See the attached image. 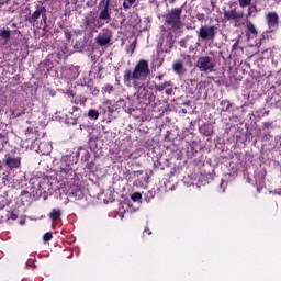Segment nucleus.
<instances>
[{
  "label": "nucleus",
  "instance_id": "nucleus-26",
  "mask_svg": "<svg viewBox=\"0 0 281 281\" xmlns=\"http://www.w3.org/2000/svg\"><path fill=\"white\" fill-rule=\"evenodd\" d=\"M238 3L240 8H247L248 5H251V0H238Z\"/></svg>",
  "mask_w": 281,
  "mask_h": 281
},
{
  "label": "nucleus",
  "instance_id": "nucleus-29",
  "mask_svg": "<svg viewBox=\"0 0 281 281\" xmlns=\"http://www.w3.org/2000/svg\"><path fill=\"white\" fill-rule=\"evenodd\" d=\"M256 183L262 188L265 186V178H261L259 181L256 180Z\"/></svg>",
  "mask_w": 281,
  "mask_h": 281
},
{
  "label": "nucleus",
  "instance_id": "nucleus-14",
  "mask_svg": "<svg viewBox=\"0 0 281 281\" xmlns=\"http://www.w3.org/2000/svg\"><path fill=\"white\" fill-rule=\"evenodd\" d=\"M63 216V212L60 209H53L52 212L48 214L50 221H58Z\"/></svg>",
  "mask_w": 281,
  "mask_h": 281
},
{
  "label": "nucleus",
  "instance_id": "nucleus-3",
  "mask_svg": "<svg viewBox=\"0 0 281 281\" xmlns=\"http://www.w3.org/2000/svg\"><path fill=\"white\" fill-rule=\"evenodd\" d=\"M181 14H183V7H177L167 10L166 14L162 16L165 25H169L175 31L181 30L183 27Z\"/></svg>",
  "mask_w": 281,
  "mask_h": 281
},
{
  "label": "nucleus",
  "instance_id": "nucleus-11",
  "mask_svg": "<svg viewBox=\"0 0 281 281\" xmlns=\"http://www.w3.org/2000/svg\"><path fill=\"white\" fill-rule=\"evenodd\" d=\"M258 37V29H256V25L251 23V21L246 22V38L248 41H251L254 38Z\"/></svg>",
  "mask_w": 281,
  "mask_h": 281
},
{
  "label": "nucleus",
  "instance_id": "nucleus-17",
  "mask_svg": "<svg viewBox=\"0 0 281 281\" xmlns=\"http://www.w3.org/2000/svg\"><path fill=\"white\" fill-rule=\"evenodd\" d=\"M168 87H172V82L165 81L162 83L156 85L155 89H156V91L161 92V91L166 90Z\"/></svg>",
  "mask_w": 281,
  "mask_h": 281
},
{
  "label": "nucleus",
  "instance_id": "nucleus-22",
  "mask_svg": "<svg viewBox=\"0 0 281 281\" xmlns=\"http://www.w3.org/2000/svg\"><path fill=\"white\" fill-rule=\"evenodd\" d=\"M88 117H90V120H98V117H100V112L95 109H91L88 112Z\"/></svg>",
  "mask_w": 281,
  "mask_h": 281
},
{
  "label": "nucleus",
  "instance_id": "nucleus-30",
  "mask_svg": "<svg viewBox=\"0 0 281 281\" xmlns=\"http://www.w3.org/2000/svg\"><path fill=\"white\" fill-rule=\"evenodd\" d=\"M166 94L167 95H172V87L166 88Z\"/></svg>",
  "mask_w": 281,
  "mask_h": 281
},
{
  "label": "nucleus",
  "instance_id": "nucleus-37",
  "mask_svg": "<svg viewBox=\"0 0 281 281\" xmlns=\"http://www.w3.org/2000/svg\"><path fill=\"white\" fill-rule=\"evenodd\" d=\"M225 183V180H222V182H221V188H223V184Z\"/></svg>",
  "mask_w": 281,
  "mask_h": 281
},
{
  "label": "nucleus",
  "instance_id": "nucleus-15",
  "mask_svg": "<svg viewBox=\"0 0 281 281\" xmlns=\"http://www.w3.org/2000/svg\"><path fill=\"white\" fill-rule=\"evenodd\" d=\"M175 74H183V61L177 60L172 65Z\"/></svg>",
  "mask_w": 281,
  "mask_h": 281
},
{
  "label": "nucleus",
  "instance_id": "nucleus-5",
  "mask_svg": "<svg viewBox=\"0 0 281 281\" xmlns=\"http://www.w3.org/2000/svg\"><path fill=\"white\" fill-rule=\"evenodd\" d=\"M216 25H203L196 31L198 41L205 42L211 41L213 42L216 38Z\"/></svg>",
  "mask_w": 281,
  "mask_h": 281
},
{
  "label": "nucleus",
  "instance_id": "nucleus-28",
  "mask_svg": "<svg viewBox=\"0 0 281 281\" xmlns=\"http://www.w3.org/2000/svg\"><path fill=\"white\" fill-rule=\"evenodd\" d=\"M146 234H147V236H150V234H153V232H150V228L145 227V229L143 232V236H146Z\"/></svg>",
  "mask_w": 281,
  "mask_h": 281
},
{
  "label": "nucleus",
  "instance_id": "nucleus-1",
  "mask_svg": "<svg viewBox=\"0 0 281 281\" xmlns=\"http://www.w3.org/2000/svg\"><path fill=\"white\" fill-rule=\"evenodd\" d=\"M148 76H150L148 60L139 59L133 69L126 68L123 71V82L125 87H133L137 90V98H146V95H148V90L144 82L148 80Z\"/></svg>",
  "mask_w": 281,
  "mask_h": 281
},
{
  "label": "nucleus",
  "instance_id": "nucleus-32",
  "mask_svg": "<svg viewBox=\"0 0 281 281\" xmlns=\"http://www.w3.org/2000/svg\"><path fill=\"white\" fill-rule=\"evenodd\" d=\"M108 92L111 93V91H113V86L109 85L106 86Z\"/></svg>",
  "mask_w": 281,
  "mask_h": 281
},
{
  "label": "nucleus",
  "instance_id": "nucleus-34",
  "mask_svg": "<svg viewBox=\"0 0 281 281\" xmlns=\"http://www.w3.org/2000/svg\"><path fill=\"white\" fill-rule=\"evenodd\" d=\"M237 43H235L234 45H233V49H236V47H237Z\"/></svg>",
  "mask_w": 281,
  "mask_h": 281
},
{
  "label": "nucleus",
  "instance_id": "nucleus-12",
  "mask_svg": "<svg viewBox=\"0 0 281 281\" xmlns=\"http://www.w3.org/2000/svg\"><path fill=\"white\" fill-rule=\"evenodd\" d=\"M139 175H144V171H142V170H137V171L125 170L123 172V177H124V179H126V181H133V179H135V177H139Z\"/></svg>",
  "mask_w": 281,
  "mask_h": 281
},
{
  "label": "nucleus",
  "instance_id": "nucleus-6",
  "mask_svg": "<svg viewBox=\"0 0 281 281\" xmlns=\"http://www.w3.org/2000/svg\"><path fill=\"white\" fill-rule=\"evenodd\" d=\"M195 67H198V69L204 74H212L216 65L214 64V58L210 56H201L198 58Z\"/></svg>",
  "mask_w": 281,
  "mask_h": 281
},
{
  "label": "nucleus",
  "instance_id": "nucleus-25",
  "mask_svg": "<svg viewBox=\"0 0 281 281\" xmlns=\"http://www.w3.org/2000/svg\"><path fill=\"white\" fill-rule=\"evenodd\" d=\"M131 199H132V201H134V203H137V202L142 201V193H139V192H134V193L131 195Z\"/></svg>",
  "mask_w": 281,
  "mask_h": 281
},
{
  "label": "nucleus",
  "instance_id": "nucleus-35",
  "mask_svg": "<svg viewBox=\"0 0 281 281\" xmlns=\"http://www.w3.org/2000/svg\"><path fill=\"white\" fill-rule=\"evenodd\" d=\"M162 78H164L162 75L158 76V80H162Z\"/></svg>",
  "mask_w": 281,
  "mask_h": 281
},
{
  "label": "nucleus",
  "instance_id": "nucleus-24",
  "mask_svg": "<svg viewBox=\"0 0 281 281\" xmlns=\"http://www.w3.org/2000/svg\"><path fill=\"white\" fill-rule=\"evenodd\" d=\"M135 1H137V0H124V2H123L124 10H131V8H133V4L135 3Z\"/></svg>",
  "mask_w": 281,
  "mask_h": 281
},
{
  "label": "nucleus",
  "instance_id": "nucleus-23",
  "mask_svg": "<svg viewBox=\"0 0 281 281\" xmlns=\"http://www.w3.org/2000/svg\"><path fill=\"white\" fill-rule=\"evenodd\" d=\"M258 12V7H256V4H251L248 8V12H247V18L252 16L254 14H256Z\"/></svg>",
  "mask_w": 281,
  "mask_h": 281
},
{
  "label": "nucleus",
  "instance_id": "nucleus-4",
  "mask_svg": "<svg viewBox=\"0 0 281 281\" xmlns=\"http://www.w3.org/2000/svg\"><path fill=\"white\" fill-rule=\"evenodd\" d=\"M43 19V21H47V8L43 4H36L35 11L32 13L30 12L25 16V21L30 23L31 25H34V23H38V20Z\"/></svg>",
  "mask_w": 281,
  "mask_h": 281
},
{
  "label": "nucleus",
  "instance_id": "nucleus-41",
  "mask_svg": "<svg viewBox=\"0 0 281 281\" xmlns=\"http://www.w3.org/2000/svg\"><path fill=\"white\" fill-rule=\"evenodd\" d=\"M45 1H49V0H45Z\"/></svg>",
  "mask_w": 281,
  "mask_h": 281
},
{
  "label": "nucleus",
  "instance_id": "nucleus-8",
  "mask_svg": "<svg viewBox=\"0 0 281 281\" xmlns=\"http://www.w3.org/2000/svg\"><path fill=\"white\" fill-rule=\"evenodd\" d=\"M2 164L10 168V170H14L16 168H21V157L14 156L12 154H5L2 160Z\"/></svg>",
  "mask_w": 281,
  "mask_h": 281
},
{
  "label": "nucleus",
  "instance_id": "nucleus-13",
  "mask_svg": "<svg viewBox=\"0 0 281 281\" xmlns=\"http://www.w3.org/2000/svg\"><path fill=\"white\" fill-rule=\"evenodd\" d=\"M38 153H41V155H49L52 153V144L42 142L38 145Z\"/></svg>",
  "mask_w": 281,
  "mask_h": 281
},
{
  "label": "nucleus",
  "instance_id": "nucleus-9",
  "mask_svg": "<svg viewBox=\"0 0 281 281\" xmlns=\"http://www.w3.org/2000/svg\"><path fill=\"white\" fill-rule=\"evenodd\" d=\"M245 13L243 11H236L235 9L224 11V19L226 21H234V23H240V20L244 19Z\"/></svg>",
  "mask_w": 281,
  "mask_h": 281
},
{
  "label": "nucleus",
  "instance_id": "nucleus-33",
  "mask_svg": "<svg viewBox=\"0 0 281 281\" xmlns=\"http://www.w3.org/2000/svg\"><path fill=\"white\" fill-rule=\"evenodd\" d=\"M263 126H265V128H269V126H271V123L270 122H265Z\"/></svg>",
  "mask_w": 281,
  "mask_h": 281
},
{
  "label": "nucleus",
  "instance_id": "nucleus-19",
  "mask_svg": "<svg viewBox=\"0 0 281 281\" xmlns=\"http://www.w3.org/2000/svg\"><path fill=\"white\" fill-rule=\"evenodd\" d=\"M221 111L222 112H227L229 111V108L232 106V102L228 100H223L220 102Z\"/></svg>",
  "mask_w": 281,
  "mask_h": 281
},
{
  "label": "nucleus",
  "instance_id": "nucleus-10",
  "mask_svg": "<svg viewBox=\"0 0 281 281\" xmlns=\"http://www.w3.org/2000/svg\"><path fill=\"white\" fill-rule=\"evenodd\" d=\"M266 21L268 27H279L280 26V16H278V13L276 11L268 12L266 14Z\"/></svg>",
  "mask_w": 281,
  "mask_h": 281
},
{
  "label": "nucleus",
  "instance_id": "nucleus-21",
  "mask_svg": "<svg viewBox=\"0 0 281 281\" xmlns=\"http://www.w3.org/2000/svg\"><path fill=\"white\" fill-rule=\"evenodd\" d=\"M10 142V138L8 137V134H3L0 132V145L2 148H5V145Z\"/></svg>",
  "mask_w": 281,
  "mask_h": 281
},
{
  "label": "nucleus",
  "instance_id": "nucleus-27",
  "mask_svg": "<svg viewBox=\"0 0 281 281\" xmlns=\"http://www.w3.org/2000/svg\"><path fill=\"white\" fill-rule=\"evenodd\" d=\"M52 238H54V235L52 234V232L45 233L43 235V240H45V243L52 240Z\"/></svg>",
  "mask_w": 281,
  "mask_h": 281
},
{
  "label": "nucleus",
  "instance_id": "nucleus-18",
  "mask_svg": "<svg viewBox=\"0 0 281 281\" xmlns=\"http://www.w3.org/2000/svg\"><path fill=\"white\" fill-rule=\"evenodd\" d=\"M201 131H202L203 135H205L206 137H212V135H214V130H212V127H210V125H203L201 127Z\"/></svg>",
  "mask_w": 281,
  "mask_h": 281
},
{
  "label": "nucleus",
  "instance_id": "nucleus-38",
  "mask_svg": "<svg viewBox=\"0 0 281 281\" xmlns=\"http://www.w3.org/2000/svg\"><path fill=\"white\" fill-rule=\"evenodd\" d=\"M196 47H201V43L200 42L196 43Z\"/></svg>",
  "mask_w": 281,
  "mask_h": 281
},
{
  "label": "nucleus",
  "instance_id": "nucleus-36",
  "mask_svg": "<svg viewBox=\"0 0 281 281\" xmlns=\"http://www.w3.org/2000/svg\"><path fill=\"white\" fill-rule=\"evenodd\" d=\"M85 102H87V99H83L80 104H85Z\"/></svg>",
  "mask_w": 281,
  "mask_h": 281
},
{
  "label": "nucleus",
  "instance_id": "nucleus-40",
  "mask_svg": "<svg viewBox=\"0 0 281 281\" xmlns=\"http://www.w3.org/2000/svg\"><path fill=\"white\" fill-rule=\"evenodd\" d=\"M266 115H269V112H265Z\"/></svg>",
  "mask_w": 281,
  "mask_h": 281
},
{
  "label": "nucleus",
  "instance_id": "nucleus-2",
  "mask_svg": "<svg viewBox=\"0 0 281 281\" xmlns=\"http://www.w3.org/2000/svg\"><path fill=\"white\" fill-rule=\"evenodd\" d=\"M111 0H106L104 8L101 9L98 18L86 16L83 20L85 27L89 30L104 27L105 23H111Z\"/></svg>",
  "mask_w": 281,
  "mask_h": 281
},
{
  "label": "nucleus",
  "instance_id": "nucleus-39",
  "mask_svg": "<svg viewBox=\"0 0 281 281\" xmlns=\"http://www.w3.org/2000/svg\"><path fill=\"white\" fill-rule=\"evenodd\" d=\"M260 45H262V43H257V44H256L257 47H260Z\"/></svg>",
  "mask_w": 281,
  "mask_h": 281
},
{
  "label": "nucleus",
  "instance_id": "nucleus-31",
  "mask_svg": "<svg viewBox=\"0 0 281 281\" xmlns=\"http://www.w3.org/2000/svg\"><path fill=\"white\" fill-rule=\"evenodd\" d=\"M10 1H12V0H0V5H5V4L10 3Z\"/></svg>",
  "mask_w": 281,
  "mask_h": 281
},
{
  "label": "nucleus",
  "instance_id": "nucleus-16",
  "mask_svg": "<svg viewBox=\"0 0 281 281\" xmlns=\"http://www.w3.org/2000/svg\"><path fill=\"white\" fill-rule=\"evenodd\" d=\"M12 36V31L1 29L0 30V38H3L4 41H10V37Z\"/></svg>",
  "mask_w": 281,
  "mask_h": 281
},
{
  "label": "nucleus",
  "instance_id": "nucleus-7",
  "mask_svg": "<svg viewBox=\"0 0 281 281\" xmlns=\"http://www.w3.org/2000/svg\"><path fill=\"white\" fill-rule=\"evenodd\" d=\"M112 38L113 32L110 29H102V31L95 37V43L99 45V47H106V45H111Z\"/></svg>",
  "mask_w": 281,
  "mask_h": 281
},
{
  "label": "nucleus",
  "instance_id": "nucleus-20",
  "mask_svg": "<svg viewBox=\"0 0 281 281\" xmlns=\"http://www.w3.org/2000/svg\"><path fill=\"white\" fill-rule=\"evenodd\" d=\"M8 217H1L0 218V223H5V221H8V220H10L11 218V221H16V218H19V215L16 214V213H14V212H11V213H9L8 215H7Z\"/></svg>",
  "mask_w": 281,
  "mask_h": 281
}]
</instances>
